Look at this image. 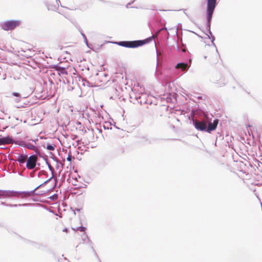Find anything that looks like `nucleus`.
I'll list each match as a JSON object with an SVG mask.
<instances>
[{"mask_svg": "<svg viewBox=\"0 0 262 262\" xmlns=\"http://www.w3.org/2000/svg\"><path fill=\"white\" fill-rule=\"evenodd\" d=\"M147 42L148 41L147 40L135 41H123L118 42L117 44L120 46L126 48H135L140 46H142Z\"/></svg>", "mask_w": 262, "mask_h": 262, "instance_id": "1", "label": "nucleus"}, {"mask_svg": "<svg viewBox=\"0 0 262 262\" xmlns=\"http://www.w3.org/2000/svg\"><path fill=\"white\" fill-rule=\"evenodd\" d=\"M216 0H207V19L209 23L212 17V14L215 7Z\"/></svg>", "mask_w": 262, "mask_h": 262, "instance_id": "2", "label": "nucleus"}, {"mask_svg": "<svg viewBox=\"0 0 262 262\" xmlns=\"http://www.w3.org/2000/svg\"><path fill=\"white\" fill-rule=\"evenodd\" d=\"M20 24L18 20L7 21L2 25V28L5 31H9L14 29Z\"/></svg>", "mask_w": 262, "mask_h": 262, "instance_id": "3", "label": "nucleus"}, {"mask_svg": "<svg viewBox=\"0 0 262 262\" xmlns=\"http://www.w3.org/2000/svg\"><path fill=\"white\" fill-rule=\"evenodd\" d=\"M208 57L209 60L211 64H215L220 60V57L218 53L214 51H209L207 56H205V58Z\"/></svg>", "mask_w": 262, "mask_h": 262, "instance_id": "4", "label": "nucleus"}, {"mask_svg": "<svg viewBox=\"0 0 262 262\" xmlns=\"http://www.w3.org/2000/svg\"><path fill=\"white\" fill-rule=\"evenodd\" d=\"M37 157L36 155H33L29 157L27 161L26 167L28 169H33L36 165Z\"/></svg>", "mask_w": 262, "mask_h": 262, "instance_id": "5", "label": "nucleus"}, {"mask_svg": "<svg viewBox=\"0 0 262 262\" xmlns=\"http://www.w3.org/2000/svg\"><path fill=\"white\" fill-rule=\"evenodd\" d=\"M193 124L195 127L201 131L205 130L206 128L207 125L205 121H199L196 120H193Z\"/></svg>", "mask_w": 262, "mask_h": 262, "instance_id": "6", "label": "nucleus"}, {"mask_svg": "<svg viewBox=\"0 0 262 262\" xmlns=\"http://www.w3.org/2000/svg\"><path fill=\"white\" fill-rule=\"evenodd\" d=\"M218 123L219 120L217 119H215L213 121V123H209L207 131L210 133V132L215 130L217 127Z\"/></svg>", "mask_w": 262, "mask_h": 262, "instance_id": "7", "label": "nucleus"}, {"mask_svg": "<svg viewBox=\"0 0 262 262\" xmlns=\"http://www.w3.org/2000/svg\"><path fill=\"white\" fill-rule=\"evenodd\" d=\"M27 158V155H20L17 156L16 160L20 164H23L26 161Z\"/></svg>", "mask_w": 262, "mask_h": 262, "instance_id": "8", "label": "nucleus"}, {"mask_svg": "<svg viewBox=\"0 0 262 262\" xmlns=\"http://www.w3.org/2000/svg\"><path fill=\"white\" fill-rule=\"evenodd\" d=\"M147 96V95L146 94V93H141V96H139L138 98L137 97V99H139L140 100V103L141 104H142V103H148V102H147L146 100H143V98L146 97V96Z\"/></svg>", "mask_w": 262, "mask_h": 262, "instance_id": "9", "label": "nucleus"}, {"mask_svg": "<svg viewBox=\"0 0 262 262\" xmlns=\"http://www.w3.org/2000/svg\"><path fill=\"white\" fill-rule=\"evenodd\" d=\"M3 144H8L12 143V139L11 138L9 137H6L2 138Z\"/></svg>", "mask_w": 262, "mask_h": 262, "instance_id": "10", "label": "nucleus"}, {"mask_svg": "<svg viewBox=\"0 0 262 262\" xmlns=\"http://www.w3.org/2000/svg\"><path fill=\"white\" fill-rule=\"evenodd\" d=\"M187 67H188L187 63H179L177 64L176 68L177 69H181L182 71H185V70H186Z\"/></svg>", "mask_w": 262, "mask_h": 262, "instance_id": "11", "label": "nucleus"}, {"mask_svg": "<svg viewBox=\"0 0 262 262\" xmlns=\"http://www.w3.org/2000/svg\"><path fill=\"white\" fill-rule=\"evenodd\" d=\"M73 230H75V231H80L81 232H84V233H85V230H86V228L84 227H82V226H81V227H79L76 229H75V228H73Z\"/></svg>", "mask_w": 262, "mask_h": 262, "instance_id": "12", "label": "nucleus"}, {"mask_svg": "<svg viewBox=\"0 0 262 262\" xmlns=\"http://www.w3.org/2000/svg\"><path fill=\"white\" fill-rule=\"evenodd\" d=\"M56 146L55 144L48 145L47 146V149L49 150H54Z\"/></svg>", "mask_w": 262, "mask_h": 262, "instance_id": "13", "label": "nucleus"}, {"mask_svg": "<svg viewBox=\"0 0 262 262\" xmlns=\"http://www.w3.org/2000/svg\"><path fill=\"white\" fill-rule=\"evenodd\" d=\"M13 95L16 97H20V95L18 93H13Z\"/></svg>", "mask_w": 262, "mask_h": 262, "instance_id": "14", "label": "nucleus"}, {"mask_svg": "<svg viewBox=\"0 0 262 262\" xmlns=\"http://www.w3.org/2000/svg\"><path fill=\"white\" fill-rule=\"evenodd\" d=\"M71 159H72L71 156H69L68 157V158H67V160L69 161H71Z\"/></svg>", "mask_w": 262, "mask_h": 262, "instance_id": "15", "label": "nucleus"}, {"mask_svg": "<svg viewBox=\"0 0 262 262\" xmlns=\"http://www.w3.org/2000/svg\"><path fill=\"white\" fill-rule=\"evenodd\" d=\"M63 232H65L66 233H67L68 232V229L67 228H64L63 229Z\"/></svg>", "mask_w": 262, "mask_h": 262, "instance_id": "16", "label": "nucleus"}, {"mask_svg": "<svg viewBox=\"0 0 262 262\" xmlns=\"http://www.w3.org/2000/svg\"><path fill=\"white\" fill-rule=\"evenodd\" d=\"M3 145L2 138H0V145Z\"/></svg>", "mask_w": 262, "mask_h": 262, "instance_id": "17", "label": "nucleus"}, {"mask_svg": "<svg viewBox=\"0 0 262 262\" xmlns=\"http://www.w3.org/2000/svg\"><path fill=\"white\" fill-rule=\"evenodd\" d=\"M50 179H48V181H50ZM47 182V181L46 182H45V183H46Z\"/></svg>", "mask_w": 262, "mask_h": 262, "instance_id": "18", "label": "nucleus"}]
</instances>
